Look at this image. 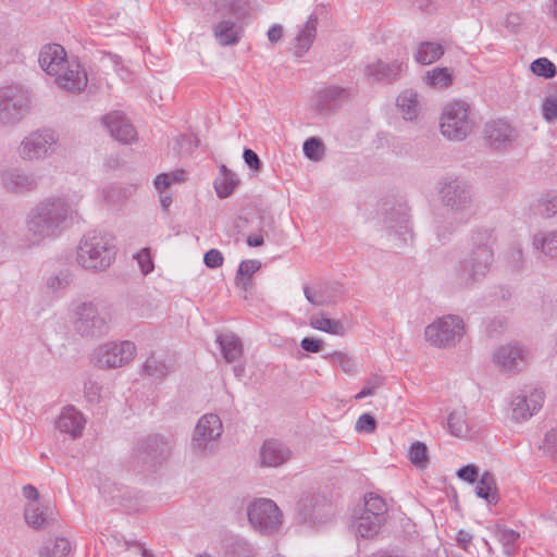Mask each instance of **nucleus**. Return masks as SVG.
I'll return each mask as SVG.
<instances>
[{
  "mask_svg": "<svg viewBox=\"0 0 557 557\" xmlns=\"http://www.w3.org/2000/svg\"><path fill=\"white\" fill-rule=\"evenodd\" d=\"M495 243L494 230L473 231L471 249L455 264L450 282L458 288H469L482 281L493 264Z\"/></svg>",
  "mask_w": 557,
  "mask_h": 557,
  "instance_id": "1",
  "label": "nucleus"
},
{
  "mask_svg": "<svg viewBox=\"0 0 557 557\" xmlns=\"http://www.w3.org/2000/svg\"><path fill=\"white\" fill-rule=\"evenodd\" d=\"M72 212L63 197H49L40 201L27 214L25 239L29 245H39L45 239L58 237L66 227Z\"/></svg>",
  "mask_w": 557,
  "mask_h": 557,
  "instance_id": "2",
  "label": "nucleus"
},
{
  "mask_svg": "<svg viewBox=\"0 0 557 557\" xmlns=\"http://www.w3.org/2000/svg\"><path fill=\"white\" fill-rule=\"evenodd\" d=\"M117 247L113 235L101 231H90L79 240L76 262L91 273L106 271L114 262Z\"/></svg>",
  "mask_w": 557,
  "mask_h": 557,
  "instance_id": "3",
  "label": "nucleus"
},
{
  "mask_svg": "<svg viewBox=\"0 0 557 557\" xmlns=\"http://www.w3.org/2000/svg\"><path fill=\"white\" fill-rule=\"evenodd\" d=\"M437 195L442 205L460 222H466L473 212L474 194L465 180L444 178L438 183Z\"/></svg>",
  "mask_w": 557,
  "mask_h": 557,
  "instance_id": "4",
  "label": "nucleus"
},
{
  "mask_svg": "<svg viewBox=\"0 0 557 557\" xmlns=\"http://www.w3.org/2000/svg\"><path fill=\"white\" fill-rule=\"evenodd\" d=\"M473 126L471 107L466 101L453 100L443 108L440 128L447 139L461 141L472 132Z\"/></svg>",
  "mask_w": 557,
  "mask_h": 557,
  "instance_id": "5",
  "label": "nucleus"
},
{
  "mask_svg": "<svg viewBox=\"0 0 557 557\" xmlns=\"http://www.w3.org/2000/svg\"><path fill=\"white\" fill-rule=\"evenodd\" d=\"M463 333V320L459 315L447 314L428 325L424 335L433 346L447 348L460 342Z\"/></svg>",
  "mask_w": 557,
  "mask_h": 557,
  "instance_id": "6",
  "label": "nucleus"
},
{
  "mask_svg": "<svg viewBox=\"0 0 557 557\" xmlns=\"http://www.w3.org/2000/svg\"><path fill=\"white\" fill-rule=\"evenodd\" d=\"M222 432L223 425L218 414H203L198 420L191 437L190 446L194 454L206 456L213 453Z\"/></svg>",
  "mask_w": 557,
  "mask_h": 557,
  "instance_id": "7",
  "label": "nucleus"
},
{
  "mask_svg": "<svg viewBox=\"0 0 557 557\" xmlns=\"http://www.w3.org/2000/svg\"><path fill=\"white\" fill-rule=\"evenodd\" d=\"M28 92L18 86L0 89V122L14 124L22 120L29 109Z\"/></svg>",
  "mask_w": 557,
  "mask_h": 557,
  "instance_id": "8",
  "label": "nucleus"
},
{
  "mask_svg": "<svg viewBox=\"0 0 557 557\" xmlns=\"http://www.w3.org/2000/svg\"><path fill=\"white\" fill-rule=\"evenodd\" d=\"M248 520L261 533L272 534L282 524V513L277 505L268 498L253 500L247 509Z\"/></svg>",
  "mask_w": 557,
  "mask_h": 557,
  "instance_id": "9",
  "label": "nucleus"
},
{
  "mask_svg": "<svg viewBox=\"0 0 557 557\" xmlns=\"http://www.w3.org/2000/svg\"><path fill=\"white\" fill-rule=\"evenodd\" d=\"M57 141L58 138L53 131L37 129L22 140L18 154L23 160L45 159L54 152Z\"/></svg>",
  "mask_w": 557,
  "mask_h": 557,
  "instance_id": "10",
  "label": "nucleus"
},
{
  "mask_svg": "<svg viewBox=\"0 0 557 557\" xmlns=\"http://www.w3.org/2000/svg\"><path fill=\"white\" fill-rule=\"evenodd\" d=\"M136 354V346L131 341L106 343L94 354L95 362L100 369H114L127 364Z\"/></svg>",
  "mask_w": 557,
  "mask_h": 557,
  "instance_id": "11",
  "label": "nucleus"
},
{
  "mask_svg": "<svg viewBox=\"0 0 557 557\" xmlns=\"http://www.w3.org/2000/svg\"><path fill=\"white\" fill-rule=\"evenodd\" d=\"M383 210V222L386 228L393 233L399 242L396 246L400 248L401 246L407 245L413 236L410 227L409 208L407 203H386Z\"/></svg>",
  "mask_w": 557,
  "mask_h": 557,
  "instance_id": "12",
  "label": "nucleus"
},
{
  "mask_svg": "<svg viewBox=\"0 0 557 557\" xmlns=\"http://www.w3.org/2000/svg\"><path fill=\"white\" fill-rule=\"evenodd\" d=\"M75 331L83 337H99L108 330V321L92 302H83L76 308Z\"/></svg>",
  "mask_w": 557,
  "mask_h": 557,
  "instance_id": "13",
  "label": "nucleus"
},
{
  "mask_svg": "<svg viewBox=\"0 0 557 557\" xmlns=\"http://www.w3.org/2000/svg\"><path fill=\"white\" fill-rule=\"evenodd\" d=\"M172 447L171 440L161 435H149L138 443L136 455L144 463L154 466L169 457Z\"/></svg>",
  "mask_w": 557,
  "mask_h": 557,
  "instance_id": "14",
  "label": "nucleus"
},
{
  "mask_svg": "<svg viewBox=\"0 0 557 557\" xmlns=\"http://www.w3.org/2000/svg\"><path fill=\"white\" fill-rule=\"evenodd\" d=\"M102 123L110 135L117 141L131 144L137 137L131 121L121 111H113L103 115Z\"/></svg>",
  "mask_w": 557,
  "mask_h": 557,
  "instance_id": "15",
  "label": "nucleus"
},
{
  "mask_svg": "<svg viewBox=\"0 0 557 557\" xmlns=\"http://www.w3.org/2000/svg\"><path fill=\"white\" fill-rule=\"evenodd\" d=\"M494 362L502 371L515 373L525 363V350L518 345H503L495 351Z\"/></svg>",
  "mask_w": 557,
  "mask_h": 557,
  "instance_id": "16",
  "label": "nucleus"
},
{
  "mask_svg": "<svg viewBox=\"0 0 557 557\" xmlns=\"http://www.w3.org/2000/svg\"><path fill=\"white\" fill-rule=\"evenodd\" d=\"M544 393L539 389L532 391L529 395H518L511 401L512 418L516 421H523L531 418L542 408Z\"/></svg>",
  "mask_w": 557,
  "mask_h": 557,
  "instance_id": "17",
  "label": "nucleus"
},
{
  "mask_svg": "<svg viewBox=\"0 0 557 557\" xmlns=\"http://www.w3.org/2000/svg\"><path fill=\"white\" fill-rule=\"evenodd\" d=\"M350 98V91L347 88L338 86H326L315 95V108L322 114H327Z\"/></svg>",
  "mask_w": 557,
  "mask_h": 557,
  "instance_id": "18",
  "label": "nucleus"
},
{
  "mask_svg": "<svg viewBox=\"0 0 557 557\" xmlns=\"http://www.w3.org/2000/svg\"><path fill=\"white\" fill-rule=\"evenodd\" d=\"M38 62L46 73L57 75L67 63L66 52L61 45L48 44L41 48Z\"/></svg>",
  "mask_w": 557,
  "mask_h": 557,
  "instance_id": "19",
  "label": "nucleus"
},
{
  "mask_svg": "<svg viewBox=\"0 0 557 557\" xmlns=\"http://www.w3.org/2000/svg\"><path fill=\"white\" fill-rule=\"evenodd\" d=\"M86 420L83 414L73 406H66L61 411L55 426L64 434L71 435L73 438L81 437L85 428Z\"/></svg>",
  "mask_w": 557,
  "mask_h": 557,
  "instance_id": "20",
  "label": "nucleus"
},
{
  "mask_svg": "<svg viewBox=\"0 0 557 557\" xmlns=\"http://www.w3.org/2000/svg\"><path fill=\"white\" fill-rule=\"evenodd\" d=\"M3 187L12 193H25L37 187V178L17 169L7 170L1 173Z\"/></svg>",
  "mask_w": 557,
  "mask_h": 557,
  "instance_id": "21",
  "label": "nucleus"
},
{
  "mask_svg": "<svg viewBox=\"0 0 557 557\" xmlns=\"http://www.w3.org/2000/svg\"><path fill=\"white\" fill-rule=\"evenodd\" d=\"M55 83L67 91H81L87 85V74L79 63H71L63 73H58Z\"/></svg>",
  "mask_w": 557,
  "mask_h": 557,
  "instance_id": "22",
  "label": "nucleus"
},
{
  "mask_svg": "<svg viewBox=\"0 0 557 557\" xmlns=\"http://www.w3.org/2000/svg\"><path fill=\"white\" fill-rule=\"evenodd\" d=\"M403 65L404 63L398 61L385 63L381 60H376L366 67V74L375 82L391 83L399 76L403 71Z\"/></svg>",
  "mask_w": 557,
  "mask_h": 557,
  "instance_id": "23",
  "label": "nucleus"
},
{
  "mask_svg": "<svg viewBox=\"0 0 557 557\" xmlns=\"http://www.w3.org/2000/svg\"><path fill=\"white\" fill-rule=\"evenodd\" d=\"M289 449L282 443L274 440L265 441L260 450L261 465L278 467L289 458Z\"/></svg>",
  "mask_w": 557,
  "mask_h": 557,
  "instance_id": "24",
  "label": "nucleus"
},
{
  "mask_svg": "<svg viewBox=\"0 0 557 557\" xmlns=\"http://www.w3.org/2000/svg\"><path fill=\"white\" fill-rule=\"evenodd\" d=\"M386 518H377L375 516L361 512L359 516L354 517L352 528L357 536L362 539H374L381 528L385 524Z\"/></svg>",
  "mask_w": 557,
  "mask_h": 557,
  "instance_id": "25",
  "label": "nucleus"
},
{
  "mask_svg": "<svg viewBox=\"0 0 557 557\" xmlns=\"http://www.w3.org/2000/svg\"><path fill=\"white\" fill-rule=\"evenodd\" d=\"M25 521L36 530L45 529L54 522L53 509L50 506L28 504L24 510Z\"/></svg>",
  "mask_w": 557,
  "mask_h": 557,
  "instance_id": "26",
  "label": "nucleus"
},
{
  "mask_svg": "<svg viewBox=\"0 0 557 557\" xmlns=\"http://www.w3.org/2000/svg\"><path fill=\"white\" fill-rule=\"evenodd\" d=\"M484 133L490 145L497 149L512 140L511 126L502 120L486 124Z\"/></svg>",
  "mask_w": 557,
  "mask_h": 557,
  "instance_id": "27",
  "label": "nucleus"
},
{
  "mask_svg": "<svg viewBox=\"0 0 557 557\" xmlns=\"http://www.w3.org/2000/svg\"><path fill=\"white\" fill-rule=\"evenodd\" d=\"M318 17L311 14L295 38L294 54L302 57L311 47L317 35Z\"/></svg>",
  "mask_w": 557,
  "mask_h": 557,
  "instance_id": "28",
  "label": "nucleus"
},
{
  "mask_svg": "<svg viewBox=\"0 0 557 557\" xmlns=\"http://www.w3.org/2000/svg\"><path fill=\"white\" fill-rule=\"evenodd\" d=\"M533 248L548 259H557V231L539 232L533 235Z\"/></svg>",
  "mask_w": 557,
  "mask_h": 557,
  "instance_id": "29",
  "label": "nucleus"
},
{
  "mask_svg": "<svg viewBox=\"0 0 557 557\" xmlns=\"http://www.w3.org/2000/svg\"><path fill=\"white\" fill-rule=\"evenodd\" d=\"M239 184L237 175L225 164L220 166V175L214 180L213 186L219 198L230 197Z\"/></svg>",
  "mask_w": 557,
  "mask_h": 557,
  "instance_id": "30",
  "label": "nucleus"
},
{
  "mask_svg": "<svg viewBox=\"0 0 557 557\" xmlns=\"http://www.w3.org/2000/svg\"><path fill=\"white\" fill-rule=\"evenodd\" d=\"M225 557H252V546L243 537L236 535L225 536L222 541Z\"/></svg>",
  "mask_w": 557,
  "mask_h": 557,
  "instance_id": "31",
  "label": "nucleus"
},
{
  "mask_svg": "<svg viewBox=\"0 0 557 557\" xmlns=\"http://www.w3.org/2000/svg\"><path fill=\"white\" fill-rule=\"evenodd\" d=\"M216 342L220 345L221 352L226 362L232 363L238 360L243 355V344L234 334L219 335Z\"/></svg>",
  "mask_w": 557,
  "mask_h": 557,
  "instance_id": "32",
  "label": "nucleus"
},
{
  "mask_svg": "<svg viewBox=\"0 0 557 557\" xmlns=\"http://www.w3.org/2000/svg\"><path fill=\"white\" fill-rule=\"evenodd\" d=\"M475 494L488 504H496L499 499L495 476L485 471L476 482Z\"/></svg>",
  "mask_w": 557,
  "mask_h": 557,
  "instance_id": "33",
  "label": "nucleus"
},
{
  "mask_svg": "<svg viewBox=\"0 0 557 557\" xmlns=\"http://www.w3.org/2000/svg\"><path fill=\"white\" fill-rule=\"evenodd\" d=\"M311 327L332 334L343 336L346 333V329L342 321L330 319L325 313H317L310 317Z\"/></svg>",
  "mask_w": 557,
  "mask_h": 557,
  "instance_id": "34",
  "label": "nucleus"
},
{
  "mask_svg": "<svg viewBox=\"0 0 557 557\" xmlns=\"http://www.w3.org/2000/svg\"><path fill=\"white\" fill-rule=\"evenodd\" d=\"M214 36L222 46H232L238 42L239 33L236 24L232 21H221L214 27Z\"/></svg>",
  "mask_w": 557,
  "mask_h": 557,
  "instance_id": "35",
  "label": "nucleus"
},
{
  "mask_svg": "<svg viewBox=\"0 0 557 557\" xmlns=\"http://www.w3.org/2000/svg\"><path fill=\"white\" fill-rule=\"evenodd\" d=\"M397 107L404 114V119L412 121L418 115V94L412 89L403 91L397 98Z\"/></svg>",
  "mask_w": 557,
  "mask_h": 557,
  "instance_id": "36",
  "label": "nucleus"
},
{
  "mask_svg": "<svg viewBox=\"0 0 557 557\" xmlns=\"http://www.w3.org/2000/svg\"><path fill=\"white\" fill-rule=\"evenodd\" d=\"M261 268V262L259 260H244L240 262L235 283L238 287L244 290H248L251 284V276Z\"/></svg>",
  "mask_w": 557,
  "mask_h": 557,
  "instance_id": "37",
  "label": "nucleus"
},
{
  "mask_svg": "<svg viewBox=\"0 0 557 557\" xmlns=\"http://www.w3.org/2000/svg\"><path fill=\"white\" fill-rule=\"evenodd\" d=\"M444 54V48L436 42L424 41L418 47L416 53L417 62L421 64H431L437 61Z\"/></svg>",
  "mask_w": 557,
  "mask_h": 557,
  "instance_id": "38",
  "label": "nucleus"
},
{
  "mask_svg": "<svg viewBox=\"0 0 557 557\" xmlns=\"http://www.w3.org/2000/svg\"><path fill=\"white\" fill-rule=\"evenodd\" d=\"M423 81L429 86L446 88L451 85L453 75L447 67H435L425 74Z\"/></svg>",
  "mask_w": 557,
  "mask_h": 557,
  "instance_id": "39",
  "label": "nucleus"
},
{
  "mask_svg": "<svg viewBox=\"0 0 557 557\" xmlns=\"http://www.w3.org/2000/svg\"><path fill=\"white\" fill-rule=\"evenodd\" d=\"M495 536L503 545L504 554L511 556L515 552V546L520 537V534L512 529L497 524L495 528Z\"/></svg>",
  "mask_w": 557,
  "mask_h": 557,
  "instance_id": "40",
  "label": "nucleus"
},
{
  "mask_svg": "<svg viewBox=\"0 0 557 557\" xmlns=\"http://www.w3.org/2000/svg\"><path fill=\"white\" fill-rule=\"evenodd\" d=\"M534 210L543 218H552L557 213V193L549 191L541 196L534 206Z\"/></svg>",
  "mask_w": 557,
  "mask_h": 557,
  "instance_id": "41",
  "label": "nucleus"
},
{
  "mask_svg": "<svg viewBox=\"0 0 557 557\" xmlns=\"http://www.w3.org/2000/svg\"><path fill=\"white\" fill-rule=\"evenodd\" d=\"M362 512L387 519V505L381 496L368 493L364 496V509Z\"/></svg>",
  "mask_w": 557,
  "mask_h": 557,
  "instance_id": "42",
  "label": "nucleus"
},
{
  "mask_svg": "<svg viewBox=\"0 0 557 557\" xmlns=\"http://www.w3.org/2000/svg\"><path fill=\"white\" fill-rule=\"evenodd\" d=\"M144 372L150 377L162 379L169 374L170 367L165 360L158 358L156 355H151L144 363Z\"/></svg>",
  "mask_w": 557,
  "mask_h": 557,
  "instance_id": "43",
  "label": "nucleus"
},
{
  "mask_svg": "<svg viewBox=\"0 0 557 557\" xmlns=\"http://www.w3.org/2000/svg\"><path fill=\"white\" fill-rule=\"evenodd\" d=\"M322 502L319 495L313 493L304 494L297 502V510L305 520H311L314 517L317 506Z\"/></svg>",
  "mask_w": 557,
  "mask_h": 557,
  "instance_id": "44",
  "label": "nucleus"
},
{
  "mask_svg": "<svg viewBox=\"0 0 557 557\" xmlns=\"http://www.w3.org/2000/svg\"><path fill=\"white\" fill-rule=\"evenodd\" d=\"M324 358H327L334 366H338L343 372L355 375L357 373V364L352 356L343 351H334L329 354Z\"/></svg>",
  "mask_w": 557,
  "mask_h": 557,
  "instance_id": "45",
  "label": "nucleus"
},
{
  "mask_svg": "<svg viewBox=\"0 0 557 557\" xmlns=\"http://www.w3.org/2000/svg\"><path fill=\"white\" fill-rule=\"evenodd\" d=\"M216 12L230 13L237 17H243L246 14L244 0H210Z\"/></svg>",
  "mask_w": 557,
  "mask_h": 557,
  "instance_id": "46",
  "label": "nucleus"
},
{
  "mask_svg": "<svg viewBox=\"0 0 557 557\" xmlns=\"http://www.w3.org/2000/svg\"><path fill=\"white\" fill-rule=\"evenodd\" d=\"M448 429L451 435L461 437L468 434L469 428L465 419V412L460 410L453 411L448 416Z\"/></svg>",
  "mask_w": 557,
  "mask_h": 557,
  "instance_id": "47",
  "label": "nucleus"
},
{
  "mask_svg": "<svg viewBox=\"0 0 557 557\" xmlns=\"http://www.w3.org/2000/svg\"><path fill=\"white\" fill-rule=\"evenodd\" d=\"M71 552V543L64 537H58L52 548L44 547L40 550V557H66Z\"/></svg>",
  "mask_w": 557,
  "mask_h": 557,
  "instance_id": "48",
  "label": "nucleus"
},
{
  "mask_svg": "<svg viewBox=\"0 0 557 557\" xmlns=\"http://www.w3.org/2000/svg\"><path fill=\"white\" fill-rule=\"evenodd\" d=\"M531 71L544 78H553L557 74L556 65L547 58H539L531 63Z\"/></svg>",
  "mask_w": 557,
  "mask_h": 557,
  "instance_id": "49",
  "label": "nucleus"
},
{
  "mask_svg": "<svg viewBox=\"0 0 557 557\" xmlns=\"http://www.w3.org/2000/svg\"><path fill=\"white\" fill-rule=\"evenodd\" d=\"M302 150L309 160L319 161L324 154V144L318 137H310L305 140Z\"/></svg>",
  "mask_w": 557,
  "mask_h": 557,
  "instance_id": "50",
  "label": "nucleus"
},
{
  "mask_svg": "<svg viewBox=\"0 0 557 557\" xmlns=\"http://www.w3.org/2000/svg\"><path fill=\"white\" fill-rule=\"evenodd\" d=\"M410 461L419 468H424L429 463L428 447L424 443L417 441L410 446Z\"/></svg>",
  "mask_w": 557,
  "mask_h": 557,
  "instance_id": "51",
  "label": "nucleus"
},
{
  "mask_svg": "<svg viewBox=\"0 0 557 557\" xmlns=\"http://www.w3.org/2000/svg\"><path fill=\"white\" fill-rule=\"evenodd\" d=\"M542 113L547 122H553L557 119V95H549L545 98Z\"/></svg>",
  "mask_w": 557,
  "mask_h": 557,
  "instance_id": "52",
  "label": "nucleus"
},
{
  "mask_svg": "<svg viewBox=\"0 0 557 557\" xmlns=\"http://www.w3.org/2000/svg\"><path fill=\"white\" fill-rule=\"evenodd\" d=\"M540 448L557 460V430L553 429L545 434L543 445Z\"/></svg>",
  "mask_w": 557,
  "mask_h": 557,
  "instance_id": "53",
  "label": "nucleus"
},
{
  "mask_svg": "<svg viewBox=\"0 0 557 557\" xmlns=\"http://www.w3.org/2000/svg\"><path fill=\"white\" fill-rule=\"evenodd\" d=\"M384 379L380 375H373L367 382V385L356 395V399H362L373 395L377 388L383 385Z\"/></svg>",
  "mask_w": 557,
  "mask_h": 557,
  "instance_id": "54",
  "label": "nucleus"
},
{
  "mask_svg": "<svg viewBox=\"0 0 557 557\" xmlns=\"http://www.w3.org/2000/svg\"><path fill=\"white\" fill-rule=\"evenodd\" d=\"M376 429V421L370 413L361 414L356 422V430L364 433H372Z\"/></svg>",
  "mask_w": 557,
  "mask_h": 557,
  "instance_id": "55",
  "label": "nucleus"
},
{
  "mask_svg": "<svg viewBox=\"0 0 557 557\" xmlns=\"http://www.w3.org/2000/svg\"><path fill=\"white\" fill-rule=\"evenodd\" d=\"M136 259L144 274H148L153 270V262L151 260L149 248H143L137 253Z\"/></svg>",
  "mask_w": 557,
  "mask_h": 557,
  "instance_id": "56",
  "label": "nucleus"
},
{
  "mask_svg": "<svg viewBox=\"0 0 557 557\" xmlns=\"http://www.w3.org/2000/svg\"><path fill=\"white\" fill-rule=\"evenodd\" d=\"M223 255L218 249H210L203 256L205 264L210 269H216L223 264Z\"/></svg>",
  "mask_w": 557,
  "mask_h": 557,
  "instance_id": "57",
  "label": "nucleus"
},
{
  "mask_svg": "<svg viewBox=\"0 0 557 557\" xmlns=\"http://www.w3.org/2000/svg\"><path fill=\"white\" fill-rule=\"evenodd\" d=\"M457 475L460 480L468 483H474L478 482L479 470L474 465H467L458 470Z\"/></svg>",
  "mask_w": 557,
  "mask_h": 557,
  "instance_id": "58",
  "label": "nucleus"
},
{
  "mask_svg": "<svg viewBox=\"0 0 557 557\" xmlns=\"http://www.w3.org/2000/svg\"><path fill=\"white\" fill-rule=\"evenodd\" d=\"M245 163L253 171L259 172L262 169V161L259 156L249 148H245L243 152Z\"/></svg>",
  "mask_w": 557,
  "mask_h": 557,
  "instance_id": "59",
  "label": "nucleus"
},
{
  "mask_svg": "<svg viewBox=\"0 0 557 557\" xmlns=\"http://www.w3.org/2000/svg\"><path fill=\"white\" fill-rule=\"evenodd\" d=\"M323 341L314 337H304L300 347L307 352H319L323 348Z\"/></svg>",
  "mask_w": 557,
  "mask_h": 557,
  "instance_id": "60",
  "label": "nucleus"
},
{
  "mask_svg": "<svg viewBox=\"0 0 557 557\" xmlns=\"http://www.w3.org/2000/svg\"><path fill=\"white\" fill-rule=\"evenodd\" d=\"M71 282V275L69 273L60 272L59 275L52 276L48 280V286L51 289L65 288Z\"/></svg>",
  "mask_w": 557,
  "mask_h": 557,
  "instance_id": "61",
  "label": "nucleus"
},
{
  "mask_svg": "<svg viewBox=\"0 0 557 557\" xmlns=\"http://www.w3.org/2000/svg\"><path fill=\"white\" fill-rule=\"evenodd\" d=\"M522 24V17L519 13H508L505 17L504 26L511 33H518Z\"/></svg>",
  "mask_w": 557,
  "mask_h": 557,
  "instance_id": "62",
  "label": "nucleus"
},
{
  "mask_svg": "<svg viewBox=\"0 0 557 557\" xmlns=\"http://www.w3.org/2000/svg\"><path fill=\"white\" fill-rule=\"evenodd\" d=\"M304 293L306 299L312 305L321 307L329 305V301L320 292H314L310 287H305Z\"/></svg>",
  "mask_w": 557,
  "mask_h": 557,
  "instance_id": "63",
  "label": "nucleus"
},
{
  "mask_svg": "<svg viewBox=\"0 0 557 557\" xmlns=\"http://www.w3.org/2000/svg\"><path fill=\"white\" fill-rule=\"evenodd\" d=\"M506 327L505 319L495 318L491 320L486 325V333L493 337L497 333H500Z\"/></svg>",
  "mask_w": 557,
  "mask_h": 557,
  "instance_id": "64",
  "label": "nucleus"
}]
</instances>
